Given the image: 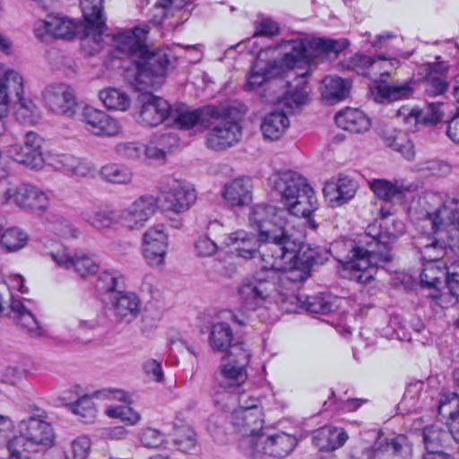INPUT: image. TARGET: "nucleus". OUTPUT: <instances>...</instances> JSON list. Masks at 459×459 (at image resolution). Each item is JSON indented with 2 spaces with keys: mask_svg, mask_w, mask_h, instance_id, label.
Listing matches in <instances>:
<instances>
[{
  "mask_svg": "<svg viewBox=\"0 0 459 459\" xmlns=\"http://www.w3.org/2000/svg\"><path fill=\"white\" fill-rule=\"evenodd\" d=\"M233 333L229 324L218 322L211 326L208 342L214 351L224 352L231 345Z\"/></svg>",
  "mask_w": 459,
  "mask_h": 459,
  "instance_id": "46",
  "label": "nucleus"
},
{
  "mask_svg": "<svg viewBox=\"0 0 459 459\" xmlns=\"http://www.w3.org/2000/svg\"><path fill=\"white\" fill-rule=\"evenodd\" d=\"M18 430L19 435L35 448L38 446H50L55 439L53 428L45 420L43 412L21 420Z\"/></svg>",
  "mask_w": 459,
  "mask_h": 459,
  "instance_id": "18",
  "label": "nucleus"
},
{
  "mask_svg": "<svg viewBox=\"0 0 459 459\" xmlns=\"http://www.w3.org/2000/svg\"><path fill=\"white\" fill-rule=\"evenodd\" d=\"M441 105V102H429L427 100L425 108L421 109L412 108L409 113V117H413L416 123L435 125L438 123L444 116L440 108Z\"/></svg>",
  "mask_w": 459,
  "mask_h": 459,
  "instance_id": "51",
  "label": "nucleus"
},
{
  "mask_svg": "<svg viewBox=\"0 0 459 459\" xmlns=\"http://www.w3.org/2000/svg\"><path fill=\"white\" fill-rule=\"evenodd\" d=\"M17 107L14 112L15 119L21 124H33L38 118V108L30 100L23 97L21 100H15Z\"/></svg>",
  "mask_w": 459,
  "mask_h": 459,
  "instance_id": "59",
  "label": "nucleus"
},
{
  "mask_svg": "<svg viewBox=\"0 0 459 459\" xmlns=\"http://www.w3.org/2000/svg\"><path fill=\"white\" fill-rule=\"evenodd\" d=\"M446 269L443 263H423L420 275V286L429 290V296L437 299L440 297V287L446 276Z\"/></svg>",
  "mask_w": 459,
  "mask_h": 459,
  "instance_id": "32",
  "label": "nucleus"
},
{
  "mask_svg": "<svg viewBox=\"0 0 459 459\" xmlns=\"http://www.w3.org/2000/svg\"><path fill=\"white\" fill-rule=\"evenodd\" d=\"M290 126L286 112L273 111L268 114L261 125L264 138L275 141L281 137Z\"/></svg>",
  "mask_w": 459,
  "mask_h": 459,
  "instance_id": "45",
  "label": "nucleus"
},
{
  "mask_svg": "<svg viewBox=\"0 0 459 459\" xmlns=\"http://www.w3.org/2000/svg\"><path fill=\"white\" fill-rule=\"evenodd\" d=\"M380 135L388 147L399 152L406 160H411L414 158V145L403 132L385 127Z\"/></svg>",
  "mask_w": 459,
  "mask_h": 459,
  "instance_id": "41",
  "label": "nucleus"
},
{
  "mask_svg": "<svg viewBox=\"0 0 459 459\" xmlns=\"http://www.w3.org/2000/svg\"><path fill=\"white\" fill-rule=\"evenodd\" d=\"M28 242V234L18 227H11L3 231L0 244L6 252H15L23 248Z\"/></svg>",
  "mask_w": 459,
  "mask_h": 459,
  "instance_id": "50",
  "label": "nucleus"
},
{
  "mask_svg": "<svg viewBox=\"0 0 459 459\" xmlns=\"http://www.w3.org/2000/svg\"><path fill=\"white\" fill-rule=\"evenodd\" d=\"M54 166L56 169L78 177H87L95 171L91 162L70 154L58 155L54 160Z\"/></svg>",
  "mask_w": 459,
  "mask_h": 459,
  "instance_id": "42",
  "label": "nucleus"
},
{
  "mask_svg": "<svg viewBox=\"0 0 459 459\" xmlns=\"http://www.w3.org/2000/svg\"><path fill=\"white\" fill-rule=\"evenodd\" d=\"M75 23L67 17L56 13L48 14L45 20L38 21L34 25V32L37 38L44 39L45 34H50L55 38L65 39L74 35Z\"/></svg>",
  "mask_w": 459,
  "mask_h": 459,
  "instance_id": "27",
  "label": "nucleus"
},
{
  "mask_svg": "<svg viewBox=\"0 0 459 459\" xmlns=\"http://www.w3.org/2000/svg\"><path fill=\"white\" fill-rule=\"evenodd\" d=\"M348 434L342 428L324 426L313 434L312 442L320 451H333L342 446Z\"/></svg>",
  "mask_w": 459,
  "mask_h": 459,
  "instance_id": "31",
  "label": "nucleus"
},
{
  "mask_svg": "<svg viewBox=\"0 0 459 459\" xmlns=\"http://www.w3.org/2000/svg\"><path fill=\"white\" fill-rule=\"evenodd\" d=\"M357 188L356 181L349 177H340L337 180L327 182L323 192L331 205L337 206L352 199Z\"/></svg>",
  "mask_w": 459,
  "mask_h": 459,
  "instance_id": "30",
  "label": "nucleus"
},
{
  "mask_svg": "<svg viewBox=\"0 0 459 459\" xmlns=\"http://www.w3.org/2000/svg\"><path fill=\"white\" fill-rule=\"evenodd\" d=\"M260 243L262 242L258 234L256 236L243 230L229 234L224 239V244L230 249V252L244 260L254 259L258 254H262L263 250H259Z\"/></svg>",
  "mask_w": 459,
  "mask_h": 459,
  "instance_id": "23",
  "label": "nucleus"
},
{
  "mask_svg": "<svg viewBox=\"0 0 459 459\" xmlns=\"http://www.w3.org/2000/svg\"><path fill=\"white\" fill-rule=\"evenodd\" d=\"M104 0H81L80 5L88 25V29L92 30V39L96 44L102 41V34L107 30L106 18L103 14Z\"/></svg>",
  "mask_w": 459,
  "mask_h": 459,
  "instance_id": "28",
  "label": "nucleus"
},
{
  "mask_svg": "<svg viewBox=\"0 0 459 459\" xmlns=\"http://www.w3.org/2000/svg\"><path fill=\"white\" fill-rule=\"evenodd\" d=\"M218 385L225 389H234L242 385L247 379V369L236 364L222 362L215 375Z\"/></svg>",
  "mask_w": 459,
  "mask_h": 459,
  "instance_id": "38",
  "label": "nucleus"
},
{
  "mask_svg": "<svg viewBox=\"0 0 459 459\" xmlns=\"http://www.w3.org/2000/svg\"><path fill=\"white\" fill-rule=\"evenodd\" d=\"M370 56L362 53H356L349 59L342 63L343 69L353 71L356 74L366 77L367 70H368V63Z\"/></svg>",
  "mask_w": 459,
  "mask_h": 459,
  "instance_id": "62",
  "label": "nucleus"
},
{
  "mask_svg": "<svg viewBox=\"0 0 459 459\" xmlns=\"http://www.w3.org/2000/svg\"><path fill=\"white\" fill-rule=\"evenodd\" d=\"M449 436H451L450 432L448 433L437 426L425 427L422 429V441L426 452L440 451Z\"/></svg>",
  "mask_w": 459,
  "mask_h": 459,
  "instance_id": "54",
  "label": "nucleus"
},
{
  "mask_svg": "<svg viewBox=\"0 0 459 459\" xmlns=\"http://www.w3.org/2000/svg\"><path fill=\"white\" fill-rule=\"evenodd\" d=\"M169 240L163 224L150 227L143 235L142 252L151 267H160L165 264Z\"/></svg>",
  "mask_w": 459,
  "mask_h": 459,
  "instance_id": "17",
  "label": "nucleus"
},
{
  "mask_svg": "<svg viewBox=\"0 0 459 459\" xmlns=\"http://www.w3.org/2000/svg\"><path fill=\"white\" fill-rule=\"evenodd\" d=\"M140 299L133 292L117 293L113 301L114 314L117 320L131 322L139 314Z\"/></svg>",
  "mask_w": 459,
  "mask_h": 459,
  "instance_id": "36",
  "label": "nucleus"
},
{
  "mask_svg": "<svg viewBox=\"0 0 459 459\" xmlns=\"http://www.w3.org/2000/svg\"><path fill=\"white\" fill-rule=\"evenodd\" d=\"M135 71H128L130 83L138 91L146 87L160 86L170 65L169 54L163 49L151 50L146 47L136 59H134Z\"/></svg>",
  "mask_w": 459,
  "mask_h": 459,
  "instance_id": "7",
  "label": "nucleus"
},
{
  "mask_svg": "<svg viewBox=\"0 0 459 459\" xmlns=\"http://www.w3.org/2000/svg\"><path fill=\"white\" fill-rule=\"evenodd\" d=\"M348 46L349 42L346 39H314L307 40L297 37L282 40L275 47V50L282 54L281 60L274 59L263 65L262 61L258 58L247 78L246 89L254 90L265 81L280 75L284 68L292 69L303 64L307 65L313 56L325 55L328 58L335 57Z\"/></svg>",
  "mask_w": 459,
  "mask_h": 459,
  "instance_id": "2",
  "label": "nucleus"
},
{
  "mask_svg": "<svg viewBox=\"0 0 459 459\" xmlns=\"http://www.w3.org/2000/svg\"><path fill=\"white\" fill-rule=\"evenodd\" d=\"M100 176L104 181L112 184H129L133 178L127 168L114 163L103 166L100 170Z\"/></svg>",
  "mask_w": 459,
  "mask_h": 459,
  "instance_id": "56",
  "label": "nucleus"
},
{
  "mask_svg": "<svg viewBox=\"0 0 459 459\" xmlns=\"http://www.w3.org/2000/svg\"><path fill=\"white\" fill-rule=\"evenodd\" d=\"M368 184L374 194L384 201L390 202L396 197H400L404 191L403 186L386 179H373Z\"/></svg>",
  "mask_w": 459,
  "mask_h": 459,
  "instance_id": "53",
  "label": "nucleus"
},
{
  "mask_svg": "<svg viewBox=\"0 0 459 459\" xmlns=\"http://www.w3.org/2000/svg\"><path fill=\"white\" fill-rule=\"evenodd\" d=\"M446 283L453 296H459V263L455 262L446 269Z\"/></svg>",
  "mask_w": 459,
  "mask_h": 459,
  "instance_id": "64",
  "label": "nucleus"
},
{
  "mask_svg": "<svg viewBox=\"0 0 459 459\" xmlns=\"http://www.w3.org/2000/svg\"><path fill=\"white\" fill-rule=\"evenodd\" d=\"M431 229L435 237L433 238H419L415 247L425 263H443L441 259L446 253V247H449L448 238L445 233L437 232L432 226Z\"/></svg>",
  "mask_w": 459,
  "mask_h": 459,
  "instance_id": "29",
  "label": "nucleus"
},
{
  "mask_svg": "<svg viewBox=\"0 0 459 459\" xmlns=\"http://www.w3.org/2000/svg\"><path fill=\"white\" fill-rule=\"evenodd\" d=\"M437 412L444 420L454 422L459 415V393L443 394L438 402Z\"/></svg>",
  "mask_w": 459,
  "mask_h": 459,
  "instance_id": "57",
  "label": "nucleus"
},
{
  "mask_svg": "<svg viewBox=\"0 0 459 459\" xmlns=\"http://www.w3.org/2000/svg\"><path fill=\"white\" fill-rule=\"evenodd\" d=\"M99 98L108 109L126 111L130 107L129 96L117 88H108L100 91Z\"/></svg>",
  "mask_w": 459,
  "mask_h": 459,
  "instance_id": "48",
  "label": "nucleus"
},
{
  "mask_svg": "<svg viewBox=\"0 0 459 459\" xmlns=\"http://www.w3.org/2000/svg\"><path fill=\"white\" fill-rule=\"evenodd\" d=\"M336 125L343 130L355 134L367 132L371 124L369 118L356 108H347L335 115Z\"/></svg>",
  "mask_w": 459,
  "mask_h": 459,
  "instance_id": "35",
  "label": "nucleus"
},
{
  "mask_svg": "<svg viewBox=\"0 0 459 459\" xmlns=\"http://www.w3.org/2000/svg\"><path fill=\"white\" fill-rule=\"evenodd\" d=\"M173 443L178 451L186 454H195L199 448L196 432L184 421L173 424Z\"/></svg>",
  "mask_w": 459,
  "mask_h": 459,
  "instance_id": "37",
  "label": "nucleus"
},
{
  "mask_svg": "<svg viewBox=\"0 0 459 459\" xmlns=\"http://www.w3.org/2000/svg\"><path fill=\"white\" fill-rule=\"evenodd\" d=\"M351 83L336 76H326L322 81L321 94L329 104L341 101L349 95Z\"/></svg>",
  "mask_w": 459,
  "mask_h": 459,
  "instance_id": "44",
  "label": "nucleus"
},
{
  "mask_svg": "<svg viewBox=\"0 0 459 459\" xmlns=\"http://www.w3.org/2000/svg\"><path fill=\"white\" fill-rule=\"evenodd\" d=\"M43 139L34 132H28L23 145H12L9 154L17 162L30 169H41L44 164L42 154Z\"/></svg>",
  "mask_w": 459,
  "mask_h": 459,
  "instance_id": "21",
  "label": "nucleus"
},
{
  "mask_svg": "<svg viewBox=\"0 0 459 459\" xmlns=\"http://www.w3.org/2000/svg\"><path fill=\"white\" fill-rule=\"evenodd\" d=\"M290 299L291 303L293 300L301 303V307L310 313L328 314L336 308L332 297L325 294L307 296L304 299L302 296H290Z\"/></svg>",
  "mask_w": 459,
  "mask_h": 459,
  "instance_id": "47",
  "label": "nucleus"
},
{
  "mask_svg": "<svg viewBox=\"0 0 459 459\" xmlns=\"http://www.w3.org/2000/svg\"><path fill=\"white\" fill-rule=\"evenodd\" d=\"M411 446L403 435L391 437H378L372 447H356L350 454L351 459H409Z\"/></svg>",
  "mask_w": 459,
  "mask_h": 459,
  "instance_id": "11",
  "label": "nucleus"
},
{
  "mask_svg": "<svg viewBox=\"0 0 459 459\" xmlns=\"http://www.w3.org/2000/svg\"><path fill=\"white\" fill-rule=\"evenodd\" d=\"M381 219L369 224L359 245L352 239H338L326 249L342 264V273L344 278L358 283L370 282L380 264L391 261V244L404 232V225L401 221L389 220L391 212L380 209Z\"/></svg>",
  "mask_w": 459,
  "mask_h": 459,
  "instance_id": "1",
  "label": "nucleus"
},
{
  "mask_svg": "<svg viewBox=\"0 0 459 459\" xmlns=\"http://www.w3.org/2000/svg\"><path fill=\"white\" fill-rule=\"evenodd\" d=\"M53 261L63 269H72L84 278L95 274L100 269V262L89 254L74 252L67 247H60L50 253Z\"/></svg>",
  "mask_w": 459,
  "mask_h": 459,
  "instance_id": "16",
  "label": "nucleus"
},
{
  "mask_svg": "<svg viewBox=\"0 0 459 459\" xmlns=\"http://www.w3.org/2000/svg\"><path fill=\"white\" fill-rule=\"evenodd\" d=\"M426 397L425 384L422 381H414L407 385L402 403L409 411L420 408Z\"/></svg>",
  "mask_w": 459,
  "mask_h": 459,
  "instance_id": "55",
  "label": "nucleus"
},
{
  "mask_svg": "<svg viewBox=\"0 0 459 459\" xmlns=\"http://www.w3.org/2000/svg\"><path fill=\"white\" fill-rule=\"evenodd\" d=\"M297 445L295 436L282 431L264 430L257 437L239 440V449L250 459H259L263 455L283 458L289 455Z\"/></svg>",
  "mask_w": 459,
  "mask_h": 459,
  "instance_id": "8",
  "label": "nucleus"
},
{
  "mask_svg": "<svg viewBox=\"0 0 459 459\" xmlns=\"http://www.w3.org/2000/svg\"><path fill=\"white\" fill-rule=\"evenodd\" d=\"M86 129L98 136H114L120 132L118 122L104 111L86 106L82 112Z\"/></svg>",
  "mask_w": 459,
  "mask_h": 459,
  "instance_id": "25",
  "label": "nucleus"
},
{
  "mask_svg": "<svg viewBox=\"0 0 459 459\" xmlns=\"http://www.w3.org/2000/svg\"><path fill=\"white\" fill-rule=\"evenodd\" d=\"M446 71L447 66L445 64L429 65V72L422 82L425 96L434 98L443 95L447 91L448 83L443 77Z\"/></svg>",
  "mask_w": 459,
  "mask_h": 459,
  "instance_id": "34",
  "label": "nucleus"
},
{
  "mask_svg": "<svg viewBox=\"0 0 459 459\" xmlns=\"http://www.w3.org/2000/svg\"><path fill=\"white\" fill-rule=\"evenodd\" d=\"M269 184L281 196L287 217L292 214L306 218L310 228L316 229L317 225L311 215L317 209V200L305 178L293 170L277 171L270 176Z\"/></svg>",
  "mask_w": 459,
  "mask_h": 459,
  "instance_id": "3",
  "label": "nucleus"
},
{
  "mask_svg": "<svg viewBox=\"0 0 459 459\" xmlns=\"http://www.w3.org/2000/svg\"><path fill=\"white\" fill-rule=\"evenodd\" d=\"M48 227L55 234L63 238H76L78 230L65 218L58 214H50L48 217Z\"/></svg>",
  "mask_w": 459,
  "mask_h": 459,
  "instance_id": "58",
  "label": "nucleus"
},
{
  "mask_svg": "<svg viewBox=\"0 0 459 459\" xmlns=\"http://www.w3.org/2000/svg\"><path fill=\"white\" fill-rule=\"evenodd\" d=\"M0 204L15 205L20 209L40 215L49 204L46 192L30 184L11 185L0 193Z\"/></svg>",
  "mask_w": 459,
  "mask_h": 459,
  "instance_id": "10",
  "label": "nucleus"
},
{
  "mask_svg": "<svg viewBox=\"0 0 459 459\" xmlns=\"http://www.w3.org/2000/svg\"><path fill=\"white\" fill-rule=\"evenodd\" d=\"M23 94V78L13 69L0 66V116H7L10 101L21 100Z\"/></svg>",
  "mask_w": 459,
  "mask_h": 459,
  "instance_id": "24",
  "label": "nucleus"
},
{
  "mask_svg": "<svg viewBox=\"0 0 459 459\" xmlns=\"http://www.w3.org/2000/svg\"><path fill=\"white\" fill-rule=\"evenodd\" d=\"M158 209V198L144 195L135 199L120 214V219L129 230H140Z\"/></svg>",
  "mask_w": 459,
  "mask_h": 459,
  "instance_id": "20",
  "label": "nucleus"
},
{
  "mask_svg": "<svg viewBox=\"0 0 459 459\" xmlns=\"http://www.w3.org/2000/svg\"><path fill=\"white\" fill-rule=\"evenodd\" d=\"M150 31L147 24L136 26L131 30H126L117 33L113 37L115 48L132 57V61L136 59L140 53L147 47L146 39Z\"/></svg>",
  "mask_w": 459,
  "mask_h": 459,
  "instance_id": "22",
  "label": "nucleus"
},
{
  "mask_svg": "<svg viewBox=\"0 0 459 459\" xmlns=\"http://www.w3.org/2000/svg\"><path fill=\"white\" fill-rule=\"evenodd\" d=\"M228 354L225 362L236 364V366L246 368L249 363L250 352L246 348L245 343H231L228 348Z\"/></svg>",
  "mask_w": 459,
  "mask_h": 459,
  "instance_id": "61",
  "label": "nucleus"
},
{
  "mask_svg": "<svg viewBox=\"0 0 459 459\" xmlns=\"http://www.w3.org/2000/svg\"><path fill=\"white\" fill-rule=\"evenodd\" d=\"M82 219L96 230H105L117 224L120 215L111 207L86 209L82 212Z\"/></svg>",
  "mask_w": 459,
  "mask_h": 459,
  "instance_id": "39",
  "label": "nucleus"
},
{
  "mask_svg": "<svg viewBox=\"0 0 459 459\" xmlns=\"http://www.w3.org/2000/svg\"><path fill=\"white\" fill-rule=\"evenodd\" d=\"M250 227L257 230L264 244L263 252L272 253L273 244H280L290 232L287 212L268 204H256L249 213Z\"/></svg>",
  "mask_w": 459,
  "mask_h": 459,
  "instance_id": "6",
  "label": "nucleus"
},
{
  "mask_svg": "<svg viewBox=\"0 0 459 459\" xmlns=\"http://www.w3.org/2000/svg\"><path fill=\"white\" fill-rule=\"evenodd\" d=\"M218 108L226 110L227 115L221 116L207 128L209 131L206 134V146L214 151H223L239 142L242 131L238 123L231 119V108L221 106Z\"/></svg>",
  "mask_w": 459,
  "mask_h": 459,
  "instance_id": "12",
  "label": "nucleus"
},
{
  "mask_svg": "<svg viewBox=\"0 0 459 459\" xmlns=\"http://www.w3.org/2000/svg\"><path fill=\"white\" fill-rule=\"evenodd\" d=\"M47 108L54 114L74 119L77 114V101L74 90L65 83L47 86L42 93Z\"/></svg>",
  "mask_w": 459,
  "mask_h": 459,
  "instance_id": "15",
  "label": "nucleus"
},
{
  "mask_svg": "<svg viewBox=\"0 0 459 459\" xmlns=\"http://www.w3.org/2000/svg\"><path fill=\"white\" fill-rule=\"evenodd\" d=\"M223 115H227V111L220 110L215 106H205L191 109L181 105L171 108L170 118L174 120L177 126L180 129L188 130L195 126L206 129Z\"/></svg>",
  "mask_w": 459,
  "mask_h": 459,
  "instance_id": "13",
  "label": "nucleus"
},
{
  "mask_svg": "<svg viewBox=\"0 0 459 459\" xmlns=\"http://www.w3.org/2000/svg\"><path fill=\"white\" fill-rule=\"evenodd\" d=\"M238 407L230 415V423L241 438L257 437L263 429V413L259 400L241 393L238 396Z\"/></svg>",
  "mask_w": 459,
  "mask_h": 459,
  "instance_id": "9",
  "label": "nucleus"
},
{
  "mask_svg": "<svg viewBox=\"0 0 459 459\" xmlns=\"http://www.w3.org/2000/svg\"><path fill=\"white\" fill-rule=\"evenodd\" d=\"M271 255L273 260L281 259L285 263V268L281 272H285L286 278L292 281L307 280L312 267L323 264L328 260L326 249L311 248L308 245L301 244L290 232L280 244H273Z\"/></svg>",
  "mask_w": 459,
  "mask_h": 459,
  "instance_id": "4",
  "label": "nucleus"
},
{
  "mask_svg": "<svg viewBox=\"0 0 459 459\" xmlns=\"http://www.w3.org/2000/svg\"><path fill=\"white\" fill-rule=\"evenodd\" d=\"M413 89L409 82L377 85L371 89V95L376 102L384 103L408 99Z\"/></svg>",
  "mask_w": 459,
  "mask_h": 459,
  "instance_id": "43",
  "label": "nucleus"
},
{
  "mask_svg": "<svg viewBox=\"0 0 459 459\" xmlns=\"http://www.w3.org/2000/svg\"><path fill=\"white\" fill-rule=\"evenodd\" d=\"M261 259L262 267L244 277L237 288L240 304L247 310L255 311L273 298L277 273L285 268L282 260H273L267 252H262Z\"/></svg>",
  "mask_w": 459,
  "mask_h": 459,
  "instance_id": "5",
  "label": "nucleus"
},
{
  "mask_svg": "<svg viewBox=\"0 0 459 459\" xmlns=\"http://www.w3.org/2000/svg\"><path fill=\"white\" fill-rule=\"evenodd\" d=\"M186 4L181 0H163L157 3L154 6L155 13L153 19L156 22H161L175 9H182Z\"/></svg>",
  "mask_w": 459,
  "mask_h": 459,
  "instance_id": "63",
  "label": "nucleus"
},
{
  "mask_svg": "<svg viewBox=\"0 0 459 459\" xmlns=\"http://www.w3.org/2000/svg\"><path fill=\"white\" fill-rule=\"evenodd\" d=\"M252 183L249 178H238L225 186L223 197L231 206H243L252 200Z\"/></svg>",
  "mask_w": 459,
  "mask_h": 459,
  "instance_id": "33",
  "label": "nucleus"
},
{
  "mask_svg": "<svg viewBox=\"0 0 459 459\" xmlns=\"http://www.w3.org/2000/svg\"><path fill=\"white\" fill-rule=\"evenodd\" d=\"M161 200L166 211L179 214L195 203L196 193L189 183L171 179L161 186Z\"/></svg>",
  "mask_w": 459,
  "mask_h": 459,
  "instance_id": "14",
  "label": "nucleus"
},
{
  "mask_svg": "<svg viewBox=\"0 0 459 459\" xmlns=\"http://www.w3.org/2000/svg\"><path fill=\"white\" fill-rule=\"evenodd\" d=\"M105 412L108 417L119 419L130 426L136 425L141 420L140 413L128 406H108Z\"/></svg>",
  "mask_w": 459,
  "mask_h": 459,
  "instance_id": "60",
  "label": "nucleus"
},
{
  "mask_svg": "<svg viewBox=\"0 0 459 459\" xmlns=\"http://www.w3.org/2000/svg\"><path fill=\"white\" fill-rule=\"evenodd\" d=\"M10 307L14 314L16 323L32 337L41 336L43 330L34 315L24 306L20 299L12 297Z\"/></svg>",
  "mask_w": 459,
  "mask_h": 459,
  "instance_id": "40",
  "label": "nucleus"
},
{
  "mask_svg": "<svg viewBox=\"0 0 459 459\" xmlns=\"http://www.w3.org/2000/svg\"><path fill=\"white\" fill-rule=\"evenodd\" d=\"M5 450L6 455L4 459H31V454L35 453L37 448L18 435L7 442Z\"/></svg>",
  "mask_w": 459,
  "mask_h": 459,
  "instance_id": "52",
  "label": "nucleus"
},
{
  "mask_svg": "<svg viewBox=\"0 0 459 459\" xmlns=\"http://www.w3.org/2000/svg\"><path fill=\"white\" fill-rule=\"evenodd\" d=\"M141 109L137 117L138 123L146 126H157L170 117L172 107L164 99L150 92L139 96Z\"/></svg>",
  "mask_w": 459,
  "mask_h": 459,
  "instance_id": "19",
  "label": "nucleus"
},
{
  "mask_svg": "<svg viewBox=\"0 0 459 459\" xmlns=\"http://www.w3.org/2000/svg\"><path fill=\"white\" fill-rule=\"evenodd\" d=\"M65 405L84 423H91L97 417V408L89 395L78 396L74 403H69Z\"/></svg>",
  "mask_w": 459,
  "mask_h": 459,
  "instance_id": "49",
  "label": "nucleus"
},
{
  "mask_svg": "<svg viewBox=\"0 0 459 459\" xmlns=\"http://www.w3.org/2000/svg\"><path fill=\"white\" fill-rule=\"evenodd\" d=\"M308 92L307 73H303L289 83L288 90L278 100V106L286 113H294L308 102Z\"/></svg>",
  "mask_w": 459,
  "mask_h": 459,
  "instance_id": "26",
  "label": "nucleus"
}]
</instances>
